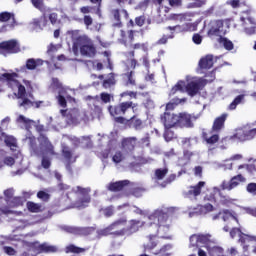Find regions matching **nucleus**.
I'll return each instance as SVG.
<instances>
[{
    "instance_id": "nucleus-3",
    "label": "nucleus",
    "mask_w": 256,
    "mask_h": 256,
    "mask_svg": "<svg viewBox=\"0 0 256 256\" xmlns=\"http://www.w3.org/2000/svg\"><path fill=\"white\" fill-rule=\"evenodd\" d=\"M66 199L69 203L64 205V209H75V207L77 209H81L83 207H87L88 203H91V196H89V192L81 186L72 188L67 192Z\"/></svg>"
},
{
    "instance_id": "nucleus-33",
    "label": "nucleus",
    "mask_w": 256,
    "mask_h": 256,
    "mask_svg": "<svg viewBox=\"0 0 256 256\" xmlns=\"http://www.w3.org/2000/svg\"><path fill=\"white\" fill-rule=\"evenodd\" d=\"M26 207L30 213H41L43 211L41 204L35 203L33 201H28Z\"/></svg>"
},
{
    "instance_id": "nucleus-58",
    "label": "nucleus",
    "mask_w": 256,
    "mask_h": 256,
    "mask_svg": "<svg viewBox=\"0 0 256 256\" xmlns=\"http://www.w3.org/2000/svg\"><path fill=\"white\" fill-rule=\"evenodd\" d=\"M13 195H15V190H13V188H8L7 190L4 191V197L8 203V201H11L12 198L14 197Z\"/></svg>"
},
{
    "instance_id": "nucleus-2",
    "label": "nucleus",
    "mask_w": 256,
    "mask_h": 256,
    "mask_svg": "<svg viewBox=\"0 0 256 256\" xmlns=\"http://www.w3.org/2000/svg\"><path fill=\"white\" fill-rule=\"evenodd\" d=\"M155 219H157V224H153L156 229L155 234H150L148 236L149 243L147 245L148 249H155L157 245H159V241H157V235H161L162 239H172L171 236L167 235L171 229V224L169 221V214L160 211L154 214Z\"/></svg>"
},
{
    "instance_id": "nucleus-31",
    "label": "nucleus",
    "mask_w": 256,
    "mask_h": 256,
    "mask_svg": "<svg viewBox=\"0 0 256 256\" xmlns=\"http://www.w3.org/2000/svg\"><path fill=\"white\" fill-rule=\"evenodd\" d=\"M51 87L60 94H67V89L63 87V83L59 81V78H52Z\"/></svg>"
},
{
    "instance_id": "nucleus-34",
    "label": "nucleus",
    "mask_w": 256,
    "mask_h": 256,
    "mask_svg": "<svg viewBox=\"0 0 256 256\" xmlns=\"http://www.w3.org/2000/svg\"><path fill=\"white\" fill-rule=\"evenodd\" d=\"M167 173H169V168L164 167V168H158L154 172V177L157 179V181H163L165 177H167Z\"/></svg>"
},
{
    "instance_id": "nucleus-46",
    "label": "nucleus",
    "mask_w": 256,
    "mask_h": 256,
    "mask_svg": "<svg viewBox=\"0 0 256 256\" xmlns=\"http://www.w3.org/2000/svg\"><path fill=\"white\" fill-rule=\"evenodd\" d=\"M31 3L33 7H35V9H38V11H41V13L45 11V2H43V0H31Z\"/></svg>"
},
{
    "instance_id": "nucleus-59",
    "label": "nucleus",
    "mask_w": 256,
    "mask_h": 256,
    "mask_svg": "<svg viewBox=\"0 0 256 256\" xmlns=\"http://www.w3.org/2000/svg\"><path fill=\"white\" fill-rule=\"evenodd\" d=\"M103 211H104V216H106L107 218L113 217L115 215V208L113 206H108L104 208Z\"/></svg>"
},
{
    "instance_id": "nucleus-39",
    "label": "nucleus",
    "mask_w": 256,
    "mask_h": 256,
    "mask_svg": "<svg viewBox=\"0 0 256 256\" xmlns=\"http://www.w3.org/2000/svg\"><path fill=\"white\" fill-rule=\"evenodd\" d=\"M65 252L79 255V253H85V248H81V247L75 246L74 244H70L66 246Z\"/></svg>"
},
{
    "instance_id": "nucleus-26",
    "label": "nucleus",
    "mask_w": 256,
    "mask_h": 256,
    "mask_svg": "<svg viewBox=\"0 0 256 256\" xmlns=\"http://www.w3.org/2000/svg\"><path fill=\"white\" fill-rule=\"evenodd\" d=\"M202 139L207 145H216V143H219V134L204 131L202 132Z\"/></svg>"
},
{
    "instance_id": "nucleus-23",
    "label": "nucleus",
    "mask_w": 256,
    "mask_h": 256,
    "mask_svg": "<svg viewBox=\"0 0 256 256\" xmlns=\"http://www.w3.org/2000/svg\"><path fill=\"white\" fill-rule=\"evenodd\" d=\"M131 183L129 180H121L117 182H111L108 185V191H111L112 193H119V191H123L127 185Z\"/></svg>"
},
{
    "instance_id": "nucleus-56",
    "label": "nucleus",
    "mask_w": 256,
    "mask_h": 256,
    "mask_svg": "<svg viewBox=\"0 0 256 256\" xmlns=\"http://www.w3.org/2000/svg\"><path fill=\"white\" fill-rule=\"evenodd\" d=\"M177 179V174H170L162 183L163 187H167V185H171L173 181Z\"/></svg>"
},
{
    "instance_id": "nucleus-14",
    "label": "nucleus",
    "mask_w": 256,
    "mask_h": 256,
    "mask_svg": "<svg viewBox=\"0 0 256 256\" xmlns=\"http://www.w3.org/2000/svg\"><path fill=\"white\" fill-rule=\"evenodd\" d=\"M228 117L229 114L227 113H222L220 116L216 117L213 121L210 133H221V131L225 129V121H227Z\"/></svg>"
},
{
    "instance_id": "nucleus-20",
    "label": "nucleus",
    "mask_w": 256,
    "mask_h": 256,
    "mask_svg": "<svg viewBox=\"0 0 256 256\" xmlns=\"http://www.w3.org/2000/svg\"><path fill=\"white\" fill-rule=\"evenodd\" d=\"M137 145L136 137L124 138L122 140V149L125 153H133L135 151V147Z\"/></svg>"
},
{
    "instance_id": "nucleus-1",
    "label": "nucleus",
    "mask_w": 256,
    "mask_h": 256,
    "mask_svg": "<svg viewBox=\"0 0 256 256\" xmlns=\"http://www.w3.org/2000/svg\"><path fill=\"white\" fill-rule=\"evenodd\" d=\"M137 107L139 104L134 103L133 101H123L116 105H110L108 107V111L111 117L114 118L115 123H119L120 125H125L128 129H134L135 131H141L143 129V120L138 118L137 115L132 116L130 119H126L123 117L127 114V111L131 109L133 113L137 111Z\"/></svg>"
},
{
    "instance_id": "nucleus-8",
    "label": "nucleus",
    "mask_w": 256,
    "mask_h": 256,
    "mask_svg": "<svg viewBox=\"0 0 256 256\" xmlns=\"http://www.w3.org/2000/svg\"><path fill=\"white\" fill-rule=\"evenodd\" d=\"M142 227H145V221L131 219L129 220V225L116 232V235H126L127 237H131V235L139 233V230L142 229Z\"/></svg>"
},
{
    "instance_id": "nucleus-16",
    "label": "nucleus",
    "mask_w": 256,
    "mask_h": 256,
    "mask_svg": "<svg viewBox=\"0 0 256 256\" xmlns=\"http://www.w3.org/2000/svg\"><path fill=\"white\" fill-rule=\"evenodd\" d=\"M38 141L40 143V147L44 149L45 153L48 155H56L55 153V147L53 144H51V141H49V138L45 136L44 134H40Z\"/></svg>"
},
{
    "instance_id": "nucleus-9",
    "label": "nucleus",
    "mask_w": 256,
    "mask_h": 256,
    "mask_svg": "<svg viewBox=\"0 0 256 256\" xmlns=\"http://www.w3.org/2000/svg\"><path fill=\"white\" fill-rule=\"evenodd\" d=\"M246 181L247 178H245V176L237 174L236 176H233L229 182H227V180L222 181L220 189H222V191H233V189L239 187L241 183H245Z\"/></svg>"
},
{
    "instance_id": "nucleus-30",
    "label": "nucleus",
    "mask_w": 256,
    "mask_h": 256,
    "mask_svg": "<svg viewBox=\"0 0 256 256\" xmlns=\"http://www.w3.org/2000/svg\"><path fill=\"white\" fill-rule=\"evenodd\" d=\"M185 93V81L180 80L178 81L170 90L169 97H173L177 95V93Z\"/></svg>"
},
{
    "instance_id": "nucleus-38",
    "label": "nucleus",
    "mask_w": 256,
    "mask_h": 256,
    "mask_svg": "<svg viewBox=\"0 0 256 256\" xmlns=\"http://www.w3.org/2000/svg\"><path fill=\"white\" fill-rule=\"evenodd\" d=\"M20 99H22V101H18V107H23L25 111H27V109H31V107H35V103L29 100V98L24 96V98Z\"/></svg>"
},
{
    "instance_id": "nucleus-5",
    "label": "nucleus",
    "mask_w": 256,
    "mask_h": 256,
    "mask_svg": "<svg viewBox=\"0 0 256 256\" xmlns=\"http://www.w3.org/2000/svg\"><path fill=\"white\" fill-rule=\"evenodd\" d=\"M4 77L6 78V81L8 85L13 89V85L17 87L18 92L15 94L17 99H23L27 95V89H25V86L17 80V77H19V74L12 72L11 74H4Z\"/></svg>"
},
{
    "instance_id": "nucleus-47",
    "label": "nucleus",
    "mask_w": 256,
    "mask_h": 256,
    "mask_svg": "<svg viewBox=\"0 0 256 256\" xmlns=\"http://www.w3.org/2000/svg\"><path fill=\"white\" fill-rule=\"evenodd\" d=\"M189 247H196L199 249V234H192L189 238Z\"/></svg>"
},
{
    "instance_id": "nucleus-13",
    "label": "nucleus",
    "mask_w": 256,
    "mask_h": 256,
    "mask_svg": "<svg viewBox=\"0 0 256 256\" xmlns=\"http://www.w3.org/2000/svg\"><path fill=\"white\" fill-rule=\"evenodd\" d=\"M179 120V114H174L171 112H164L163 116H161V121L164 124L166 129H171L173 127H177Z\"/></svg>"
},
{
    "instance_id": "nucleus-40",
    "label": "nucleus",
    "mask_w": 256,
    "mask_h": 256,
    "mask_svg": "<svg viewBox=\"0 0 256 256\" xmlns=\"http://www.w3.org/2000/svg\"><path fill=\"white\" fill-rule=\"evenodd\" d=\"M14 21L15 22V14L11 12H1L0 13V23H7V21Z\"/></svg>"
},
{
    "instance_id": "nucleus-22",
    "label": "nucleus",
    "mask_w": 256,
    "mask_h": 256,
    "mask_svg": "<svg viewBox=\"0 0 256 256\" xmlns=\"http://www.w3.org/2000/svg\"><path fill=\"white\" fill-rule=\"evenodd\" d=\"M47 23H49V20H47V14L43 13L40 18H34L31 22V25L33 29H39L40 31H43V29L47 27Z\"/></svg>"
},
{
    "instance_id": "nucleus-17",
    "label": "nucleus",
    "mask_w": 256,
    "mask_h": 256,
    "mask_svg": "<svg viewBox=\"0 0 256 256\" xmlns=\"http://www.w3.org/2000/svg\"><path fill=\"white\" fill-rule=\"evenodd\" d=\"M166 29H168V31H175V29H178L180 33H193V31L197 30V24L187 22L182 25L168 26Z\"/></svg>"
},
{
    "instance_id": "nucleus-45",
    "label": "nucleus",
    "mask_w": 256,
    "mask_h": 256,
    "mask_svg": "<svg viewBox=\"0 0 256 256\" xmlns=\"http://www.w3.org/2000/svg\"><path fill=\"white\" fill-rule=\"evenodd\" d=\"M29 146L35 155H39V148L37 147V139L35 137H29Z\"/></svg>"
},
{
    "instance_id": "nucleus-62",
    "label": "nucleus",
    "mask_w": 256,
    "mask_h": 256,
    "mask_svg": "<svg viewBox=\"0 0 256 256\" xmlns=\"http://www.w3.org/2000/svg\"><path fill=\"white\" fill-rule=\"evenodd\" d=\"M57 189H58V191H60L61 193H65V191H70L71 186H70V185H67V184H65V183H63V182H60V183H58V185H57Z\"/></svg>"
},
{
    "instance_id": "nucleus-53",
    "label": "nucleus",
    "mask_w": 256,
    "mask_h": 256,
    "mask_svg": "<svg viewBox=\"0 0 256 256\" xmlns=\"http://www.w3.org/2000/svg\"><path fill=\"white\" fill-rule=\"evenodd\" d=\"M125 159V156L123 155V152L121 151H116L115 154L112 157L113 163L119 164L121 161Z\"/></svg>"
},
{
    "instance_id": "nucleus-36",
    "label": "nucleus",
    "mask_w": 256,
    "mask_h": 256,
    "mask_svg": "<svg viewBox=\"0 0 256 256\" xmlns=\"http://www.w3.org/2000/svg\"><path fill=\"white\" fill-rule=\"evenodd\" d=\"M243 99H245V95L240 94L238 95L228 106V111H235L237 109V105H241L243 102Z\"/></svg>"
},
{
    "instance_id": "nucleus-11",
    "label": "nucleus",
    "mask_w": 256,
    "mask_h": 256,
    "mask_svg": "<svg viewBox=\"0 0 256 256\" xmlns=\"http://www.w3.org/2000/svg\"><path fill=\"white\" fill-rule=\"evenodd\" d=\"M233 137L234 139H238V141H251L256 137V128H239L236 130Z\"/></svg>"
},
{
    "instance_id": "nucleus-63",
    "label": "nucleus",
    "mask_w": 256,
    "mask_h": 256,
    "mask_svg": "<svg viewBox=\"0 0 256 256\" xmlns=\"http://www.w3.org/2000/svg\"><path fill=\"white\" fill-rule=\"evenodd\" d=\"M246 190L248 191V193H250L251 195H256V183L255 182H251L246 186Z\"/></svg>"
},
{
    "instance_id": "nucleus-51",
    "label": "nucleus",
    "mask_w": 256,
    "mask_h": 256,
    "mask_svg": "<svg viewBox=\"0 0 256 256\" xmlns=\"http://www.w3.org/2000/svg\"><path fill=\"white\" fill-rule=\"evenodd\" d=\"M16 122L22 123V125H26V127L31 125V123H35V121L29 118H26L24 115H19L18 118L16 119Z\"/></svg>"
},
{
    "instance_id": "nucleus-4",
    "label": "nucleus",
    "mask_w": 256,
    "mask_h": 256,
    "mask_svg": "<svg viewBox=\"0 0 256 256\" xmlns=\"http://www.w3.org/2000/svg\"><path fill=\"white\" fill-rule=\"evenodd\" d=\"M77 45H80V53L84 57H95L97 55V47L93 40L87 35L78 36L76 38Z\"/></svg>"
},
{
    "instance_id": "nucleus-18",
    "label": "nucleus",
    "mask_w": 256,
    "mask_h": 256,
    "mask_svg": "<svg viewBox=\"0 0 256 256\" xmlns=\"http://www.w3.org/2000/svg\"><path fill=\"white\" fill-rule=\"evenodd\" d=\"M120 43L124 45V47H129L130 43L135 41V31L134 30H121L120 31Z\"/></svg>"
},
{
    "instance_id": "nucleus-64",
    "label": "nucleus",
    "mask_w": 256,
    "mask_h": 256,
    "mask_svg": "<svg viewBox=\"0 0 256 256\" xmlns=\"http://www.w3.org/2000/svg\"><path fill=\"white\" fill-rule=\"evenodd\" d=\"M4 252L6 253V255H9V256L17 255V250H15V248H13L11 246H5Z\"/></svg>"
},
{
    "instance_id": "nucleus-12",
    "label": "nucleus",
    "mask_w": 256,
    "mask_h": 256,
    "mask_svg": "<svg viewBox=\"0 0 256 256\" xmlns=\"http://www.w3.org/2000/svg\"><path fill=\"white\" fill-rule=\"evenodd\" d=\"M31 248L36 255H41L43 253H57L56 246L49 245L47 242H44L42 244H39V242H34L31 244Z\"/></svg>"
},
{
    "instance_id": "nucleus-29",
    "label": "nucleus",
    "mask_w": 256,
    "mask_h": 256,
    "mask_svg": "<svg viewBox=\"0 0 256 256\" xmlns=\"http://www.w3.org/2000/svg\"><path fill=\"white\" fill-rule=\"evenodd\" d=\"M121 13L122 15H124L125 19H129V12H127V10L122 9L121 11L119 9H115L112 11V15L115 19V21H117V27H123V23H121Z\"/></svg>"
},
{
    "instance_id": "nucleus-43",
    "label": "nucleus",
    "mask_w": 256,
    "mask_h": 256,
    "mask_svg": "<svg viewBox=\"0 0 256 256\" xmlns=\"http://www.w3.org/2000/svg\"><path fill=\"white\" fill-rule=\"evenodd\" d=\"M234 219V221H236V223H239V219L237 218V216H233V213H231V211L224 209L221 210V219H223L224 221H229V219Z\"/></svg>"
},
{
    "instance_id": "nucleus-15",
    "label": "nucleus",
    "mask_w": 256,
    "mask_h": 256,
    "mask_svg": "<svg viewBox=\"0 0 256 256\" xmlns=\"http://www.w3.org/2000/svg\"><path fill=\"white\" fill-rule=\"evenodd\" d=\"M177 127H181L182 129L183 128H186V129L193 128L194 127L193 116H191V114L185 113V112L179 113Z\"/></svg>"
},
{
    "instance_id": "nucleus-27",
    "label": "nucleus",
    "mask_w": 256,
    "mask_h": 256,
    "mask_svg": "<svg viewBox=\"0 0 256 256\" xmlns=\"http://www.w3.org/2000/svg\"><path fill=\"white\" fill-rule=\"evenodd\" d=\"M213 55H206L204 58H201L199 61L200 69L209 71L213 67Z\"/></svg>"
},
{
    "instance_id": "nucleus-24",
    "label": "nucleus",
    "mask_w": 256,
    "mask_h": 256,
    "mask_svg": "<svg viewBox=\"0 0 256 256\" xmlns=\"http://www.w3.org/2000/svg\"><path fill=\"white\" fill-rule=\"evenodd\" d=\"M199 248L205 247L207 251L215 245V242L211 240V235L209 234H198Z\"/></svg>"
},
{
    "instance_id": "nucleus-52",
    "label": "nucleus",
    "mask_w": 256,
    "mask_h": 256,
    "mask_svg": "<svg viewBox=\"0 0 256 256\" xmlns=\"http://www.w3.org/2000/svg\"><path fill=\"white\" fill-rule=\"evenodd\" d=\"M193 157H195V152L187 149L183 150V159L187 161V163H191Z\"/></svg>"
},
{
    "instance_id": "nucleus-55",
    "label": "nucleus",
    "mask_w": 256,
    "mask_h": 256,
    "mask_svg": "<svg viewBox=\"0 0 256 256\" xmlns=\"http://www.w3.org/2000/svg\"><path fill=\"white\" fill-rule=\"evenodd\" d=\"M56 99L58 101V105H60V107H63L65 109V107H67V99H65V96H63V94L58 93V95L56 96Z\"/></svg>"
},
{
    "instance_id": "nucleus-57",
    "label": "nucleus",
    "mask_w": 256,
    "mask_h": 256,
    "mask_svg": "<svg viewBox=\"0 0 256 256\" xmlns=\"http://www.w3.org/2000/svg\"><path fill=\"white\" fill-rule=\"evenodd\" d=\"M41 166L43 169H49L51 167V159L49 156H42Z\"/></svg>"
},
{
    "instance_id": "nucleus-21",
    "label": "nucleus",
    "mask_w": 256,
    "mask_h": 256,
    "mask_svg": "<svg viewBox=\"0 0 256 256\" xmlns=\"http://www.w3.org/2000/svg\"><path fill=\"white\" fill-rule=\"evenodd\" d=\"M205 187V182L200 181L195 186H189L188 191L184 193L185 197H199L201 190Z\"/></svg>"
},
{
    "instance_id": "nucleus-37",
    "label": "nucleus",
    "mask_w": 256,
    "mask_h": 256,
    "mask_svg": "<svg viewBox=\"0 0 256 256\" xmlns=\"http://www.w3.org/2000/svg\"><path fill=\"white\" fill-rule=\"evenodd\" d=\"M172 247L173 246L171 244H165L159 250H156L154 252V255L171 256V253H169V251H171Z\"/></svg>"
},
{
    "instance_id": "nucleus-25",
    "label": "nucleus",
    "mask_w": 256,
    "mask_h": 256,
    "mask_svg": "<svg viewBox=\"0 0 256 256\" xmlns=\"http://www.w3.org/2000/svg\"><path fill=\"white\" fill-rule=\"evenodd\" d=\"M43 65V60L41 59H36L35 58H29L26 60V65L21 68V70L28 69V71H35L38 67H41Z\"/></svg>"
},
{
    "instance_id": "nucleus-35",
    "label": "nucleus",
    "mask_w": 256,
    "mask_h": 256,
    "mask_svg": "<svg viewBox=\"0 0 256 256\" xmlns=\"http://www.w3.org/2000/svg\"><path fill=\"white\" fill-rule=\"evenodd\" d=\"M130 49H132L131 51H128L126 53V56L127 57H135V51L139 50V49H145V44L143 43H130L129 46Z\"/></svg>"
},
{
    "instance_id": "nucleus-54",
    "label": "nucleus",
    "mask_w": 256,
    "mask_h": 256,
    "mask_svg": "<svg viewBox=\"0 0 256 256\" xmlns=\"http://www.w3.org/2000/svg\"><path fill=\"white\" fill-rule=\"evenodd\" d=\"M37 197H38V199H41V201H45V202H47V201H49V199H51V195H49V193H47L43 190L38 191Z\"/></svg>"
},
{
    "instance_id": "nucleus-19",
    "label": "nucleus",
    "mask_w": 256,
    "mask_h": 256,
    "mask_svg": "<svg viewBox=\"0 0 256 256\" xmlns=\"http://www.w3.org/2000/svg\"><path fill=\"white\" fill-rule=\"evenodd\" d=\"M202 87L203 84L201 82L191 81L184 86V89L186 90V93H188L190 97H195V95H197V93L201 91Z\"/></svg>"
},
{
    "instance_id": "nucleus-10",
    "label": "nucleus",
    "mask_w": 256,
    "mask_h": 256,
    "mask_svg": "<svg viewBox=\"0 0 256 256\" xmlns=\"http://www.w3.org/2000/svg\"><path fill=\"white\" fill-rule=\"evenodd\" d=\"M224 25L225 22H223V20L214 21L207 32V36L210 37V39H213V37H219V39H221L226 33L223 29Z\"/></svg>"
},
{
    "instance_id": "nucleus-7",
    "label": "nucleus",
    "mask_w": 256,
    "mask_h": 256,
    "mask_svg": "<svg viewBox=\"0 0 256 256\" xmlns=\"http://www.w3.org/2000/svg\"><path fill=\"white\" fill-rule=\"evenodd\" d=\"M21 53V45L15 39L0 42V55H15Z\"/></svg>"
},
{
    "instance_id": "nucleus-41",
    "label": "nucleus",
    "mask_w": 256,
    "mask_h": 256,
    "mask_svg": "<svg viewBox=\"0 0 256 256\" xmlns=\"http://www.w3.org/2000/svg\"><path fill=\"white\" fill-rule=\"evenodd\" d=\"M23 197L22 196H15L11 200L8 201L10 207H23Z\"/></svg>"
},
{
    "instance_id": "nucleus-28",
    "label": "nucleus",
    "mask_w": 256,
    "mask_h": 256,
    "mask_svg": "<svg viewBox=\"0 0 256 256\" xmlns=\"http://www.w3.org/2000/svg\"><path fill=\"white\" fill-rule=\"evenodd\" d=\"M115 77H117V75L113 72L107 74L106 78L102 82V87L104 89H111V87L117 84Z\"/></svg>"
},
{
    "instance_id": "nucleus-50",
    "label": "nucleus",
    "mask_w": 256,
    "mask_h": 256,
    "mask_svg": "<svg viewBox=\"0 0 256 256\" xmlns=\"http://www.w3.org/2000/svg\"><path fill=\"white\" fill-rule=\"evenodd\" d=\"M121 99H127V97H129V99H137V92L135 91H124L120 94Z\"/></svg>"
},
{
    "instance_id": "nucleus-48",
    "label": "nucleus",
    "mask_w": 256,
    "mask_h": 256,
    "mask_svg": "<svg viewBox=\"0 0 256 256\" xmlns=\"http://www.w3.org/2000/svg\"><path fill=\"white\" fill-rule=\"evenodd\" d=\"M134 74H135V72H133V71L126 73V77H127L126 85L127 86L131 85L132 87H135V85H137V82L135 81V77H133Z\"/></svg>"
},
{
    "instance_id": "nucleus-32",
    "label": "nucleus",
    "mask_w": 256,
    "mask_h": 256,
    "mask_svg": "<svg viewBox=\"0 0 256 256\" xmlns=\"http://www.w3.org/2000/svg\"><path fill=\"white\" fill-rule=\"evenodd\" d=\"M3 141L5 145L11 149V151H17L18 146H17V139H15V137L7 136L6 134L5 137L3 138Z\"/></svg>"
},
{
    "instance_id": "nucleus-49",
    "label": "nucleus",
    "mask_w": 256,
    "mask_h": 256,
    "mask_svg": "<svg viewBox=\"0 0 256 256\" xmlns=\"http://www.w3.org/2000/svg\"><path fill=\"white\" fill-rule=\"evenodd\" d=\"M181 103V99L179 98H174L172 99V102H169L166 104V111H173L177 105Z\"/></svg>"
},
{
    "instance_id": "nucleus-6",
    "label": "nucleus",
    "mask_w": 256,
    "mask_h": 256,
    "mask_svg": "<svg viewBox=\"0 0 256 256\" xmlns=\"http://www.w3.org/2000/svg\"><path fill=\"white\" fill-rule=\"evenodd\" d=\"M127 225V218L122 217L120 219L115 220L110 225H108L106 228H103L100 231V235H103V237H107L109 235H113L114 237H125V235H117L116 233L119 232V227H123Z\"/></svg>"
},
{
    "instance_id": "nucleus-60",
    "label": "nucleus",
    "mask_w": 256,
    "mask_h": 256,
    "mask_svg": "<svg viewBox=\"0 0 256 256\" xmlns=\"http://www.w3.org/2000/svg\"><path fill=\"white\" fill-rule=\"evenodd\" d=\"M146 20L147 18L145 17V15L138 16L135 18V25H137L138 27H143Z\"/></svg>"
},
{
    "instance_id": "nucleus-42",
    "label": "nucleus",
    "mask_w": 256,
    "mask_h": 256,
    "mask_svg": "<svg viewBox=\"0 0 256 256\" xmlns=\"http://www.w3.org/2000/svg\"><path fill=\"white\" fill-rule=\"evenodd\" d=\"M219 43H222V45L224 46V48L226 49V51H233L234 49V45L233 42L225 37H220L218 39Z\"/></svg>"
},
{
    "instance_id": "nucleus-44",
    "label": "nucleus",
    "mask_w": 256,
    "mask_h": 256,
    "mask_svg": "<svg viewBox=\"0 0 256 256\" xmlns=\"http://www.w3.org/2000/svg\"><path fill=\"white\" fill-rule=\"evenodd\" d=\"M62 154L66 161H68V163H71V159H73V151H71L68 146H64L62 148Z\"/></svg>"
},
{
    "instance_id": "nucleus-61",
    "label": "nucleus",
    "mask_w": 256,
    "mask_h": 256,
    "mask_svg": "<svg viewBox=\"0 0 256 256\" xmlns=\"http://www.w3.org/2000/svg\"><path fill=\"white\" fill-rule=\"evenodd\" d=\"M83 22H84L85 27L87 29H89V27H91V25H93V17H91L90 15H84Z\"/></svg>"
}]
</instances>
